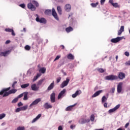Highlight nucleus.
<instances>
[{
  "label": "nucleus",
  "instance_id": "29",
  "mask_svg": "<svg viewBox=\"0 0 130 130\" xmlns=\"http://www.w3.org/2000/svg\"><path fill=\"white\" fill-rule=\"evenodd\" d=\"M99 5V3L96 2V3H91L90 4V6H91V7L92 8H96V7H97V6Z\"/></svg>",
  "mask_w": 130,
  "mask_h": 130
},
{
  "label": "nucleus",
  "instance_id": "44",
  "mask_svg": "<svg viewBox=\"0 0 130 130\" xmlns=\"http://www.w3.org/2000/svg\"><path fill=\"white\" fill-rule=\"evenodd\" d=\"M17 130H25V127H24V126H22V127H21V126L18 127L17 128Z\"/></svg>",
  "mask_w": 130,
  "mask_h": 130
},
{
  "label": "nucleus",
  "instance_id": "45",
  "mask_svg": "<svg viewBox=\"0 0 130 130\" xmlns=\"http://www.w3.org/2000/svg\"><path fill=\"white\" fill-rule=\"evenodd\" d=\"M20 111H22V109L21 107L17 108L15 110V112H20Z\"/></svg>",
  "mask_w": 130,
  "mask_h": 130
},
{
  "label": "nucleus",
  "instance_id": "61",
  "mask_svg": "<svg viewBox=\"0 0 130 130\" xmlns=\"http://www.w3.org/2000/svg\"><path fill=\"white\" fill-rule=\"evenodd\" d=\"M104 107H105L106 108H107V103H105L104 104Z\"/></svg>",
  "mask_w": 130,
  "mask_h": 130
},
{
  "label": "nucleus",
  "instance_id": "64",
  "mask_svg": "<svg viewBox=\"0 0 130 130\" xmlns=\"http://www.w3.org/2000/svg\"><path fill=\"white\" fill-rule=\"evenodd\" d=\"M117 130H125L124 128H119Z\"/></svg>",
  "mask_w": 130,
  "mask_h": 130
},
{
  "label": "nucleus",
  "instance_id": "15",
  "mask_svg": "<svg viewBox=\"0 0 130 130\" xmlns=\"http://www.w3.org/2000/svg\"><path fill=\"white\" fill-rule=\"evenodd\" d=\"M50 100L52 103L55 102V93L53 92L50 95Z\"/></svg>",
  "mask_w": 130,
  "mask_h": 130
},
{
  "label": "nucleus",
  "instance_id": "43",
  "mask_svg": "<svg viewBox=\"0 0 130 130\" xmlns=\"http://www.w3.org/2000/svg\"><path fill=\"white\" fill-rule=\"evenodd\" d=\"M5 31H6V32H12V31H13V29H12V28H6L5 29Z\"/></svg>",
  "mask_w": 130,
  "mask_h": 130
},
{
  "label": "nucleus",
  "instance_id": "10",
  "mask_svg": "<svg viewBox=\"0 0 130 130\" xmlns=\"http://www.w3.org/2000/svg\"><path fill=\"white\" fill-rule=\"evenodd\" d=\"M66 91L67 90L66 89H63L62 90H61L58 95V99H60V98H62V97L64 96V94L66 93Z\"/></svg>",
  "mask_w": 130,
  "mask_h": 130
},
{
  "label": "nucleus",
  "instance_id": "53",
  "mask_svg": "<svg viewBox=\"0 0 130 130\" xmlns=\"http://www.w3.org/2000/svg\"><path fill=\"white\" fill-rule=\"evenodd\" d=\"M106 0H101V5H104Z\"/></svg>",
  "mask_w": 130,
  "mask_h": 130
},
{
  "label": "nucleus",
  "instance_id": "16",
  "mask_svg": "<svg viewBox=\"0 0 130 130\" xmlns=\"http://www.w3.org/2000/svg\"><path fill=\"white\" fill-rule=\"evenodd\" d=\"M90 121V119H81L79 120V122L81 124H84V123H86V122H89Z\"/></svg>",
  "mask_w": 130,
  "mask_h": 130
},
{
  "label": "nucleus",
  "instance_id": "3",
  "mask_svg": "<svg viewBox=\"0 0 130 130\" xmlns=\"http://www.w3.org/2000/svg\"><path fill=\"white\" fill-rule=\"evenodd\" d=\"M117 79H118V77L113 75L107 76L105 77V79L107 81H114V80H117Z\"/></svg>",
  "mask_w": 130,
  "mask_h": 130
},
{
  "label": "nucleus",
  "instance_id": "18",
  "mask_svg": "<svg viewBox=\"0 0 130 130\" xmlns=\"http://www.w3.org/2000/svg\"><path fill=\"white\" fill-rule=\"evenodd\" d=\"M118 78H119V79H120V80H123V79H124V78H125V74H124L122 72H120L118 74Z\"/></svg>",
  "mask_w": 130,
  "mask_h": 130
},
{
  "label": "nucleus",
  "instance_id": "62",
  "mask_svg": "<svg viewBox=\"0 0 130 130\" xmlns=\"http://www.w3.org/2000/svg\"><path fill=\"white\" fill-rule=\"evenodd\" d=\"M41 76V74H38L36 77L38 79V78H39V77H40Z\"/></svg>",
  "mask_w": 130,
  "mask_h": 130
},
{
  "label": "nucleus",
  "instance_id": "60",
  "mask_svg": "<svg viewBox=\"0 0 130 130\" xmlns=\"http://www.w3.org/2000/svg\"><path fill=\"white\" fill-rule=\"evenodd\" d=\"M37 79H38V78L36 76H35L33 79V82H35V81H36V80H37Z\"/></svg>",
  "mask_w": 130,
  "mask_h": 130
},
{
  "label": "nucleus",
  "instance_id": "13",
  "mask_svg": "<svg viewBox=\"0 0 130 130\" xmlns=\"http://www.w3.org/2000/svg\"><path fill=\"white\" fill-rule=\"evenodd\" d=\"M31 89L32 91H39V86H37L36 84H33L31 85Z\"/></svg>",
  "mask_w": 130,
  "mask_h": 130
},
{
  "label": "nucleus",
  "instance_id": "30",
  "mask_svg": "<svg viewBox=\"0 0 130 130\" xmlns=\"http://www.w3.org/2000/svg\"><path fill=\"white\" fill-rule=\"evenodd\" d=\"M67 57L68 59H74L75 57L73 56V54L70 53L68 55Z\"/></svg>",
  "mask_w": 130,
  "mask_h": 130
},
{
  "label": "nucleus",
  "instance_id": "25",
  "mask_svg": "<svg viewBox=\"0 0 130 130\" xmlns=\"http://www.w3.org/2000/svg\"><path fill=\"white\" fill-rule=\"evenodd\" d=\"M29 86H30V83H26L21 85V88H22V89H25L26 88H27V87H29Z\"/></svg>",
  "mask_w": 130,
  "mask_h": 130
},
{
  "label": "nucleus",
  "instance_id": "49",
  "mask_svg": "<svg viewBox=\"0 0 130 130\" xmlns=\"http://www.w3.org/2000/svg\"><path fill=\"white\" fill-rule=\"evenodd\" d=\"M19 7H21V8H22V9H25V4H20L19 5Z\"/></svg>",
  "mask_w": 130,
  "mask_h": 130
},
{
  "label": "nucleus",
  "instance_id": "58",
  "mask_svg": "<svg viewBox=\"0 0 130 130\" xmlns=\"http://www.w3.org/2000/svg\"><path fill=\"white\" fill-rule=\"evenodd\" d=\"M10 42H11V41L7 40V41H6L5 44H9V43H10Z\"/></svg>",
  "mask_w": 130,
  "mask_h": 130
},
{
  "label": "nucleus",
  "instance_id": "20",
  "mask_svg": "<svg viewBox=\"0 0 130 130\" xmlns=\"http://www.w3.org/2000/svg\"><path fill=\"white\" fill-rule=\"evenodd\" d=\"M41 117V114H39L38 115L36 116V118L33 119V120L31 121V123H34V122H36Z\"/></svg>",
  "mask_w": 130,
  "mask_h": 130
},
{
  "label": "nucleus",
  "instance_id": "37",
  "mask_svg": "<svg viewBox=\"0 0 130 130\" xmlns=\"http://www.w3.org/2000/svg\"><path fill=\"white\" fill-rule=\"evenodd\" d=\"M90 120L91 121H94V120H95V116H94V114L91 115Z\"/></svg>",
  "mask_w": 130,
  "mask_h": 130
},
{
  "label": "nucleus",
  "instance_id": "47",
  "mask_svg": "<svg viewBox=\"0 0 130 130\" xmlns=\"http://www.w3.org/2000/svg\"><path fill=\"white\" fill-rule=\"evenodd\" d=\"M59 58H60V55H57L54 59V61H56V60H58Z\"/></svg>",
  "mask_w": 130,
  "mask_h": 130
},
{
  "label": "nucleus",
  "instance_id": "28",
  "mask_svg": "<svg viewBox=\"0 0 130 130\" xmlns=\"http://www.w3.org/2000/svg\"><path fill=\"white\" fill-rule=\"evenodd\" d=\"M39 72H41V73H42V74H45V72H46V68H42L39 70Z\"/></svg>",
  "mask_w": 130,
  "mask_h": 130
},
{
  "label": "nucleus",
  "instance_id": "24",
  "mask_svg": "<svg viewBox=\"0 0 130 130\" xmlns=\"http://www.w3.org/2000/svg\"><path fill=\"white\" fill-rule=\"evenodd\" d=\"M123 31H124V26H121L120 30L118 31V35L119 36L121 35V34L122 33V32H123Z\"/></svg>",
  "mask_w": 130,
  "mask_h": 130
},
{
  "label": "nucleus",
  "instance_id": "1",
  "mask_svg": "<svg viewBox=\"0 0 130 130\" xmlns=\"http://www.w3.org/2000/svg\"><path fill=\"white\" fill-rule=\"evenodd\" d=\"M52 13V15L54 18L57 20V21H58L59 19L58 18V16H57V13H56V12H55V9L54 8H52V11L50 9H47L45 11V14L49 16V15H50Z\"/></svg>",
  "mask_w": 130,
  "mask_h": 130
},
{
  "label": "nucleus",
  "instance_id": "11",
  "mask_svg": "<svg viewBox=\"0 0 130 130\" xmlns=\"http://www.w3.org/2000/svg\"><path fill=\"white\" fill-rule=\"evenodd\" d=\"M11 53V50H8L5 52H0V56H8Z\"/></svg>",
  "mask_w": 130,
  "mask_h": 130
},
{
  "label": "nucleus",
  "instance_id": "59",
  "mask_svg": "<svg viewBox=\"0 0 130 130\" xmlns=\"http://www.w3.org/2000/svg\"><path fill=\"white\" fill-rule=\"evenodd\" d=\"M58 130H62V127L61 126H59L58 127Z\"/></svg>",
  "mask_w": 130,
  "mask_h": 130
},
{
  "label": "nucleus",
  "instance_id": "52",
  "mask_svg": "<svg viewBox=\"0 0 130 130\" xmlns=\"http://www.w3.org/2000/svg\"><path fill=\"white\" fill-rule=\"evenodd\" d=\"M125 66H130V60L125 63Z\"/></svg>",
  "mask_w": 130,
  "mask_h": 130
},
{
  "label": "nucleus",
  "instance_id": "34",
  "mask_svg": "<svg viewBox=\"0 0 130 130\" xmlns=\"http://www.w3.org/2000/svg\"><path fill=\"white\" fill-rule=\"evenodd\" d=\"M106 101H107V98L105 95H104L102 98V102L103 103H104V102H106Z\"/></svg>",
  "mask_w": 130,
  "mask_h": 130
},
{
  "label": "nucleus",
  "instance_id": "31",
  "mask_svg": "<svg viewBox=\"0 0 130 130\" xmlns=\"http://www.w3.org/2000/svg\"><path fill=\"white\" fill-rule=\"evenodd\" d=\"M97 71L98 72H99V73H104V72H105V71H106V70L105 69H103L102 68H98L97 69Z\"/></svg>",
  "mask_w": 130,
  "mask_h": 130
},
{
  "label": "nucleus",
  "instance_id": "54",
  "mask_svg": "<svg viewBox=\"0 0 130 130\" xmlns=\"http://www.w3.org/2000/svg\"><path fill=\"white\" fill-rule=\"evenodd\" d=\"M128 125H129V123L128 122V123H126L124 126L125 128H127V126H128Z\"/></svg>",
  "mask_w": 130,
  "mask_h": 130
},
{
  "label": "nucleus",
  "instance_id": "42",
  "mask_svg": "<svg viewBox=\"0 0 130 130\" xmlns=\"http://www.w3.org/2000/svg\"><path fill=\"white\" fill-rule=\"evenodd\" d=\"M24 48L25 50H29L31 48V47L29 45H26L24 47Z\"/></svg>",
  "mask_w": 130,
  "mask_h": 130
},
{
  "label": "nucleus",
  "instance_id": "23",
  "mask_svg": "<svg viewBox=\"0 0 130 130\" xmlns=\"http://www.w3.org/2000/svg\"><path fill=\"white\" fill-rule=\"evenodd\" d=\"M54 87V81H53L52 83L50 84V85L48 86L47 90L48 91H50V90H52V88Z\"/></svg>",
  "mask_w": 130,
  "mask_h": 130
},
{
  "label": "nucleus",
  "instance_id": "19",
  "mask_svg": "<svg viewBox=\"0 0 130 130\" xmlns=\"http://www.w3.org/2000/svg\"><path fill=\"white\" fill-rule=\"evenodd\" d=\"M71 9H72V6H71V5L67 4L65 5L64 9L66 11V12H70Z\"/></svg>",
  "mask_w": 130,
  "mask_h": 130
},
{
  "label": "nucleus",
  "instance_id": "63",
  "mask_svg": "<svg viewBox=\"0 0 130 130\" xmlns=\"http://www.w3.org/2000/svg\"><path fill=\"white\" fill-rule=\"evenodd\" d=\"M114 91H115V89L114 88H112V93H114Z\"/></svg>",
  "mask_w": 130,
  "mask_h": 130
},
{
  "label": "nucleus",
  "instance_id": "17",
  "mask_svg": "<svg viewBox=\"0 0 130 130\" xmlns=\"http://www.w3.org/2000/svg\"><path fill=\"white\" fill-rule=\"evenodd\" d=\"M102 92H103V91L102 90H99V91L95 92L92 95V98H95V97H97V96H99V95H100V94H101V93H102Z\"/></svg>",
  "mask_w": 130,
  "mask_h": 130
},
{
  "label": "nucleus",
  "instance_id": "56",
  "mask_svg": "<svg viewBox=\"0 0 130 130\" xmlns=\"http://www.w3.org/2000/svg\"><path fill=\"white\" fill-rule=\"evenodd\" d=\"M11 32H12V35L13 36H16V34H15V32H14V30L12 29V30L11 31Z\"/></svg>",
  "mask_w": 130,
  "mask_h": 130
},
{
  "label": "nucleus",
  "instance_id": "39",
  "mask_svg": "<svg viewBox=\"0 0 130 130\" xmlns=\"http://www.w3.org/2000/svg\"><path fill=\"white\" fill-rule=\"evenodd\" d=\"M6 117V114L3 113L0 114V119H3V118H5Z\"/></svg>",
  "mask_w": 130,
  "mask_h": 130
},
{
  "label": "nucleus",
  "instance_id": "2",
  "mask_svg": "<svg viewBox=\"0 0 130 130\" xmlns=\"http://www.w3.org/2000/svg\"><path fill=\"white\" fill-rule=\"evenodd\" d=\"M11 89V87H8L7 88H4L3 89H2V90L1 91H0V95H3V94H4L3 95V97H6V96H9V95H10V91L9 92H7V91H9V90H10Z\"/></svg>",
  "mask_w": 130,
  "mask_h": 130
},
{
  "label": "nucleus",
  "instance_id": "55",
  "mask_svg": "<svg viewBox=\"0 0 130 130\" xmlns=\"http://www.w3.org/2000/svg\"><path fill=\"white\" fill-rule=\"evenodd\" d=\"M109 3L112 5V6L114 4L113 3V0H109Z\"/></svg>",
  "mask_w": 130,
  "mask_h": 130
},
{
  "label": "nucleus",
  "instance_id": "22",
  "mask_svg": "<svg viewBox=\"0 0 130 130\" xmlns=\"http://www.w3.org/2000/svg\"><path fill=\"white\" fill-rule=\"evenodd\" d=\"M77 105V103L75 104L74 105L69 106L66 109V111H71L73 109V107H75Z\"/></svg>",
  "mask_w": 130,
  "mask_h": 130
},
{
  "label": "nucleus",
  "instance_id": "51",
  "mask_svg": "<svg viewBox=\"0 0 130 130\" xmlns=\"http://www.w3.org/2000/svg\"><path fill=\"white\" fill-rule=\"evenodd\" d=\"M124 54L126 56H129V53L127 51L125 52Z\"/></svg>",
  "mask_w": 130,
  "mask_h": 130
},
{
  "label": "nucleus",
  "instance_id": "38",
  "mask_svg": "<svg viewBox=\"0 0 130 130\" xmlns=\"http://www.w3.org/2000/svg\"><path fill=\"white\" fill-rule=\"evenodd\" d=\"M43 81H44V80L43 79H41V80H40L38 82V86H41V85H42V83H43Z\"/></svg>",
  "mask_w": 130,
  "mask_h": 130
},
{
  "label": "nucleus",
  "instance_id": "9",
  "mask_svg": "<svg viewBox=\"0 0 130 130\" xmlns=\"http://www.w3.org/2000/svg\"><path fill=\"white\" fill-rule=\"evenodd\" d=\"M37 22H39L40 23H42L43 24H46V19L44 18H42L41 19L39 17H37L36 19Z\"/></svg>",
  "mask_w": 130,
  "mask_h": 130
},
{
  "label": "nucleus",
  "instance_id": "7",
  "mask_svg": "<svg viewBox=\"0 0 130 130\" xmlns=\"http://www.w3.org/2000/svg\"><path fill=\"white\" fill-rule=\"evenodd\" d=\"M119 107H120V105L118 104L116 105L114 108L111 109L108 111L109 113H113V112H115Z\"/></svg>",
  "mask_w": 130,
  "mask_h": 130
},
{
  "label": "nucleus",
  "instance_id": "27",
  "mask_svg": "<svg viewBox=\"0 0 130 130\" xmlns=\"http://www.w3.org/2000/svg\"><path fill=\"white\" fill-rule=\"evenodd\" d=\"M73 30H74V29H73L72 27L71 26H69V27L66 28V32H67V33H70V32H72V31H73Z\"/></svg>",
  "mask_w": 130,
  "mask_h": 130
},
{
  "label": "nucleus",
  "instance_id": "5",
  "mask_svg": "<svg viewBox=\"0 0 130 130\" xmlns=\"http://www.w3.org/2000/svg\"><path fill=\"white\" fill-rule=\"evenodd\" d=\"M82 94V90H77L75 93L73 94L72 95V98H76V97H78V96H80V94Z\"/></svg>",
  "mask_w": 130,
  "mask_h": 130
},
{
  "label": "nucleus",
  "instance_id": "57",
  "mask_svg": "<svg viewBox=\"0 0 130 130\" xmlns=\"http://www.w3.org/2000/svg\"><path fill=\"white\" fill-rule=\"evenodd\" d=\"M17 84V82L15 81L13 84H12V88H15V85Z\"/></svg>",
  "mask_w": 130,
  "mask_h": 130
},
{
  "label": "nucleus",
  "instance_id": "12",
  "mask_svg": "<svg viewBox=\"0 0 130 130\" xmlns=\"http://www.w3.org/2000/svg\"><path fill=\"white\" fill-rule=\"evenodd\" d=\"M122 85L123 83L122 82H120L117 85V92L118 93H121V91H122Z\"/></svg>",
  "mask_w": 130,
  "mask_h": 130
},
{
  "label": "nucleus",
  "instance_id": "21",
  "mask_svg": "<svg viewBox=\"0 0 130 130\" xmlns=\"http://www.w3.org/2000/svg\"><path fill=\"white\" fill-rule=\"evenodd\" d=\"M44 107L45 109H49V108H52V106L49 104L48 103H46L44 105Z\"/></svg>",
  "mask_w": 130,
  "mask_h": 130
},
{
  "label": "nucleus",
  "instance_id": "32",
  "mask_svg": "<svg viewBox=\"0 0 130 130\" xmlns=\"http://www.w3.org/2000/svg\"><path fill=\"white\" fill-rule=\"evenodd\" d=\"M57 10L59 15H61V8H60V6H58L57 7Z\"/></svg>",
  "mask_w": 130,
  "mask_h": 130
},
{
  "label": "nucleus",
  "instance_id": "4",
  "mask_svg": "<svg viewBox=\"0 0 130 130\" xmlns=\"http://www.w3.org/2000/svg\"><path fill=\"white\" fill-rule=\"evenodd\" d=\"M123 38V37H118L116 38L112 39L111 40V42H112V43H117V42H119L120 40H122Z\"/></svg>",
  "mask_w": 130,
  "mask_h": 130
},
{
  "label": "nucleus",
  "instance_id": "6",
  "mask_svg": "<svg viewBox=\"0 0 130 130\" xmlns=\"http://www.w3.org/2000/svg\"><path fill=\"white\" fill-rule=\"evenodd\" d=\"M41 101V99L40 98H38L36 99L32 103L29 105V107H32V106H34V105H37Z\"/></svg>",
  "mask_w": 130,
  "mask_h": 130
},
{
  "label": "nucleus",
  "instance_id": "40",
  "mask_svg": "<svg viewBox=\"0 0 130 130\" xmlns=\"http://www.w3.org/2000/svg\"><path fill=\"white\" fill-rule=\"evenodd\" d=\"M112 6L114 7V8H119V5H118L117 3H114Z\"/></svg>",
  "mask_w": 130,
  "mask_h": 130
},
{
  "label": "nucleus",
  "instance_id": "36",
  "mask_svg": "<svg viewBox=\"0 0 130 130\" xmlns=\"http://www.w3.org/2000/svg\"><path fill=\"white\" fill-rule=\"evenodd\" d=\"M32 4H33V5H35L36 7H39V4H38V3L35 1H32Z\"/></svg>",
  "mask_w": 130,
  "mask_h": 130
},
{
  "label": "nucleus",
  "instance_id": "33",
  "mask_svg": "<svg viewBox=\"0 0 130 130\" xmlns=\"http://www.w3.org/2000/svg\"><path fill=\"white\" fill-rule=\"evenodd\" d=\"M21 108L22 111H25L27 110V108H28V105H25L24 106H23V107H21Z\"/></svg>",
  "mask_w": 130,
  "mask_h": 130
},
{
  "label": "nucleus",
  "instance_id": "41",
  "mask_svg": "<svg viewBox=\"0 0 130 130\" xmlns=\"http://www.w3.org/2000/svg\"><path fill=\"white\" fill-rule=\"evenodd\" d=\"M18 100H19V99L17 97L12 101V103H17Z\"/></svg>",
  "mask_w": 130,
  "mask_h": 130
},
{
  "label": "nucleus",
  "instance_id": "8",
  "mask_svg": "<svg viewBox=\"0 0 130 130\" xmlns=\"http://www.w3.org/2000/svg\"><path fill=\"white\" fill-rule=\"evenodd\" d=\"M70 82V79L67 78L66 81H64L60 85V88H64V87L68 86V84Z\"/></svg>",
  "mask_w": 130,
  "mask_h": 130
},
{
  "label": "nucleus",
  "instance_id": "48",
  "mask_svg": "<svg viewBox=\"0 0 130 130\" xmlns=\"http://www.w3.org/2000/svg\"><path fill=\"white\" fill-rule=\"evenodd\" d=\"M18 107H20V106H23V103L22 102H20L19 103H18L17 104Z\"/></svg>",
  "mask_w": 130,
  "mask_h": 130
},
{
  "label": "nucleus",
  "instance_id": "26",
  "mask_svg": "<svg viewBox=\"0 0 130 130\" xmlns=\"http://www.w3.org/2000/svg\"><path fill=\"white\" fill-rule=\"evenodd\" d=\"M23 94V100H28V92H24Z\"/></svg>",
  "mask_w": 130,
  "mask_h": 130
},
{
  "label": "nucleus",
  "instance_id": "50",
  "mask_svg": "<svg viewBox=\"0 0 130 130\" xmlns=\"http://www.w3.org/2000/svg\"><path fill=\"white\" fill-rule=\"evenodd\" d=\"M61 80V77H58L57 80H56V82L57 83H59V82H60V80Z\"/></svg>",
  "mask_w": 130,
  "mask_h": 130
},
{
  "label": "nucleus",
  "instance_id": "35",
  "mask_svg": "<svg viewBox=\"0 0 130 130\" xmlns=\"http://www.w3.org/2000/svg\"><path fill=\"white\" fill-rule=\"evenodd\" d=\"M16 92H17V90L15 89H13L9 91V93L10 94H15V93H16Z\"/></svg>",
  "mask_w": 130,
  "mask_h": 130
},
{
  "label": "nucleus",
  "instance_id": "46",
  "mask_svg": "<svg viewBox=\"0 0 130 130\" xmlns=\"http://www.w3.org/2000/svg\"><path fill=\"white\" fill-rule=\"evenodd\" d=\"M23 96H24V92L19 94L18 96H17V98L18 99H19L20 98H22V97H23Z\"/></svg>",
  "mask_w": 130,
  "mask_h": 130
},
{
  "label": "nucleus",
  "instance_id": "14",
  "mask_svg": "<svg viewBox=\"0 0 130 130\" xmlns=\"http://www.w3.org/2000/svg\"><path fill=\"white\" fill-rule=\"evenodd\" d=\"M27 8L31 10V11H35L36 10V7L32 3H28L27 4Z\"/></svg>",
  "mask_w": 130,
  "mask_h": 130
}]
</instances>
